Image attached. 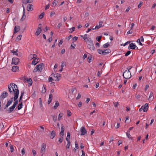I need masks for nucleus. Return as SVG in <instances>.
Listing matches in <instances>:
<instances>
[{"label":"nucleus","mask_w":156,"mask_h":156,"mask_svg":"<svg viewBox=\"0 0 156 156\" xmlns=\"http://www.w3.org/2000/svg\"><path fill=\"white\" fill-rule=\"evenodd\" d=\"M103 22L102 21H100L99 22V25L100 26V27H102L104 26L103 25Z\"/></svg>","instance_id":"obj_47"},{"label":"nucleus","mask_w":156,"mask_h":156,"mask_svg":"<svg viewBox=\"0 0 156 156\" xmlns=\"http://www.w3.org/2000/svg\"><path fill=\"white\" fill-rule=\"evenodd\" d=\"M48 81L49 82H51L52 81L54 80L52 76H51V74L50 75V76L48 78Z\"/></svg>","instance_id":"obj_30"},{"label":"nucleus","mask_w":156,"mask_h":156,"mask_svg":"<svg viewBox=\"0 0 156 156\" xmlns=\"http://www.w3.org/2000/svg\"><path fill=\"white\" fill-rule=\"evenodd\" d=\"M51 116L53 118V121L55 122H56L57 121V116H55V115H51Z\"/></svg>","instance_id":"obj_29"},{"label":"nucleus","mask_w":156,"mask_h":156,"mask_svg":"<svg viewBox=\"0 0 156 156\" xmlns=\"http://www.w3.org/2000/svg\"><path fill=\"white\" fill-rule=\"evenodd\" d=\"M81 95L80 93H78V96L76 98V99H78L79 98H80L81 97Z\"/></svg>","instance_id":"obj_53"},{"label":"nucleus","mask_w":156,"mask_h":156,"mask_svg":"<svg viewBox=\"0 0 156 156\" xmlns=\"http://www.w3.org/2000/svg\"><path fill=\"white\" fill-rule=\"evenodd\" d=\"M33 54H30L29 56V58L30 59L33 58H34L33 57Z\"/></svg>","instance_id":"obj_61"},{"label":"nucleus","mask_w":156,"mask_h":156,"mask_svg":"<svg viewBox=\"0 0 156 156\" xmlns=\"http://www.w3.org/2000/svg\"><path fill=\"white\" fill-rule=\"evenodd\" d=\"M67 137L68 138L69 140V138H70V134L69 132H68L67 133Z\"/></svg>","instance_id":"obj_59"},{"label":"nucleus","mask_w":156,"mask_h":156,"mask_svg":"<svg viewBox=\"0 0 156 156\" xmlns=\"http://www.w3.org/2000/svg\"><path fill=\"white\" fill-rule=\"evenodd\" d=\"M58 2L56 0H54V1L53 2V5H55V6L57 4V3Z\"/></svg>","instance_id":"obj_48"},{"label":"nucleus","mask_w":156,"mask_h":156,"mask_svg":"<svg viewBox=\"0 0 156 156\" xmlns=\"http://www.w3.org/2000/svg\"><path fill=\"white\" fill-rule=\"evenodd\" d=\"M55 12H52L50 13V16L52 17L54 15H55Z\"/></svg>","instance_id":"obj_55"},{"label":"nucleus","mask_w":156,"mask_h":156,"mask_svg":"<svg viewBox=\"0 0 156 156\" xmlns=\"http://www.w3.org/2000/svg\"><path fill=\"white\" fill-rule=\"evenodd\" d=\"M22 37V35H21V34L18 36L16 37V40L19 41L20 40H21V39Z\"/></svg>","instance_id":"obj_32"},{"label":"nucleus","mask_w":156,"mask_h":156,"mask_svg":"<svg viewBox=\"0 0 156 156\" xmlns=\"http://www.w3.org/2000/svg\"><path fill=\"white\" fill-rule=\"evenodd\" d=\"M20 27L19 26H15L14 27V34H16L20 30Z\"/></svg>","instance_id":"obj_16"},{"label":"nucleus","mask_w":156,"mask_h":156,"mask_svg":"<svg viewBox=\"0 0 156 156\" xmlns=\"http://www.w3.org/2000/svg\"><path fill=\"white\" fill-rule=\"evenodd\" d=\"M10 150L11 152L13 151L14 148L13 146L12 145H10Z\"/></svg>","instance_id":"obj_38"},{"label":"nucleus","mask_w":156,"mask_h":156,"mask_svg":"<svg viewBox=\"0 0 156 156\" xmlns=\"http://www.w3.org/2000/svg\"><path fill=\"white\" fill-rule=\"evenodd\" d=\"M12 62L13 64L16 65L18 64L20 62L19 59L16 58H13L12 59Z\"/></svg>","instance_id":"obj_10"},{"label":"nucleus","mask_w":156,"mask_h":156,"mask_svg":"<svg viewBox=\"0 0 156 156\" xmlns=\"http://www.w3.org/2000/svg\"><path fill=\"white\" fill-rule=\"evenodd\" d=\"M98 51L100 54L105 55L110 53L111 52V50L109 49L105 50L98 49Z\"/></svg>","instance_id":"obj_3"},{"label":"nucleus","mask_w":156,"mask_h":156,"mask_svg":"<svg viewBox=\"0 0 156 156\" xmlns=\"http://www.w3.org/2000/svg\"><path fill=\"white\" fill-rule=\"evenodd\" d=\"M101 28V27L99 25H97L94 29H92L93 30H94V29L97 30L99 28Z\"/></svg>","instance_id":"obj_46"},{"label":"nucleus","mask_w":156,"mask_h":156,"mask_svg":"<svg viewBox=\"0 0 156 156\" xmlns=\"http://www.w3.org/2000/svg\"><path fill=\"white\" fill-rule=\"evenodd\" d=\"M46 147V145L45 144L43 143L42 144L41 148V152L42 154H44L45 152Z\"/></svg>","instance_id":"obj_8"},{"label":"nucleus","mask_w":156,"mask_h":156,"mask_svg":"<svg viewBox=\"0 0 156 156\" xmlns=\"http://www.w3.org/2000/svg\"><path fill=\"white\" fill-rule=\"evenodd\" d=\"M67 113L68 116H70L72 115V113L69 110H68L67 111Z\"/></svg>","instance_id":"obj_41"},{"label":"nucleus","mask_w":156,"mask_h":156,"mask_svg":"<svg viewBox=\"0 0 156 156\" xmlns=\"http://www.w3.org/2000/svg\"><path fill=\"white\" fill-rule=\"evenodd\" d=\"M101 73H100L99 71H98V74H97L98 76L100 77L101 75Z\"/></svg>","instance_id":"obj_58"},{"label":"nucleus","mask_w":156,"mask_h":156,"mask_svg":"<svg viewBox=\"0 0 156 156\" xmlns=\"http://www.w3.org/2000/svg\"><path fill=\"white\" fill-rule=\"evenodd\" d=\"M109 45V44L108 43H107L105 44H104L103 45V47L104 48H108Z\"/></svg>","instance_id":"obj_33"},{"label":"nucleus","mask_w":156,"mask_h":156,"mask_svg":"<svg viewBox=\"0 0 156 156\" xmlns=\"http://www.w3.org/2000/svg\"><path fill=\"white\" fill-rule=\"evenodd\" d=\"M136 46L133 43H131L129 44V47L131 49H134L136 48Z\"/></svg>","instance_id":"obj_22"},{"label":"nucleus","mask_w":156,"mask_h":156,"mask_svg":"<svg viewBox=\"0 0 156 156\" xmlns=\"http://www.w3.org/2000/svg\"><path fill=\"white\" fill-rule=\"evenodd\" d=\"M75 28L74 27H73L72 28L70 29V31L69 32L71 33H72L75 30Z\"/></svg>","instance_id":"obj_35"},{"label":"nucleus","mask_w":156,"mask_h":156,"mask_svg":"<svg viewBox=\"0 0 156 156\" xmlns=\"http://www.w3.org/2000/svg\"><path fill=\"white\" fill-rule=\"evenodd\" d=\"M149 87V85H146L145 86V90H146Z\"/></svg>","instance_id":"obj_60"},{"label":"nucleus","mask_w":156,"mask_h":156,"mask_svg":"<svg viewBox=\"0 0 156 156\" xmlns=\"http://www.w3.org/2000/svg\"><path fill=\"white\" fill-rule=\"evenodd\" d=\"M148 108V105L147 103L145 104L144 106H142L139 109V111L140 112L143 110L144 112H147Z\"/></svg>","instance_id":"obj_7"},{"label":"nucleus","mask_w":156,"mask_h":156,"mask_svg":"<svg viewBox=\"0 0 156 156\" xmlns=\"http://www.w3.org/2000/svg\"><path fill=\"white\" fill-rule=\"evenodd\" d=\"M126 133L127 137L129 138V136H130V135L129 134V132H127Z\"/></svg>","instance_id":"obj_57"},{"label":"nucleus","mask_w":156,"mask_h":156,"mask_svg":"<svg viewBox=\"0 0 156 156\" xmlns=\"http://www.w3.org/2000/svg\"><path fill=\"white\" fill-rule=\"evenodd\" d=\"M51 76H52L55 81H59L60 79L59 78L60 77V74L56 73H53L51 74Z\"/></svg>","instance_id":"obj_6"},{"label":"nucleus","mask_w":156,"mask_h":156,"mask_svg":"<svg viewBox=\"0 0 156 156\" xmlns=\"http://www.w3.org/2000/svg\"><path fill=\"white\" fill-rule=\"evenodd\" d=\"M64 128L63 126H62L61 129V132L60 133V135H62V136L64 135Z\"/></svg>","instance_id":"obj_20"},{"label":"nucleus","mask_w":156,"mask_h":156,"mask_svg":"<svg viewBox=\"0 0 156 156\" xmlns=\"http://www.w3.org/2000/svg\"><path fill=\"white\" fill-rule=\"evenodd\" d=\"M28 83V84H30V85H31L32 83V80L31 79H29L27 80Z\"/></svg>","instance_id":"obj_34"},{"label":"nucleus","mask_w":156,"mask_h":156,"mask_svg":"<svg viewBox=\"0 0 156 156\" xmlns=\"http://www.w3.org/2000/svg\"><path fill=\"white\" fill-rule=\"evenodd\" d=\"M32 2V0H23V2L25 3H31Z\"/></svg>","instance_id":"obj_28"},{"label":"nucleus","mask_w":156,"mask_h":156,"mask_svg":"<svg viewBox=\"0 0 156 156\" xmlns=\"http://www.w3.org/2000/svg\"><path fill=\"white\" fill-rule=\"evenodd\" d=\"M81 135H85L87 133V131L84 126H82L80 129Z\"/></svg>","instance_id":"obj_12"},{"label":"nucleus","mask_w":156,"mask_h":156,"mask_svg":"<svg viewBox=\"0 0 156 156\" xmlns=\"http://www.w3.org/2000/svg\"><path fill=\"white\" fill-rule=\"evenodd\" d=\"M55 132L53 131H52L50 134V137H51V138L52 139L55 137Z\"/></svg>","instance_id":"obj_24"},{"label":"nucleus","mask_w":156,"mask_h":156,"mask_svg":"<svg viewBox=\"0 0 156 156\" xmlns=\"http://www.w3.org/2000/svg\"><path fill=\"white\" fill-rule=\"evenodd\" d=\"M63 43V40L62 39H61L58 44V45L59 46H60V45H62Z\"/></svg>","instance_id":"obj_50"},{"label":"nucleus","mask_w":156,"mask_h":156,"mask_svg":"<svg viewBox=\"0 0 156 156\" xmlns=\"http://www.w3.org/2000/svg\"><path fill=\"white\" fill-rule=\"evenodd\" d=\"M38 60L39 59L37 58H34L32 62V64L34 65H36L39 62Z\"/></svg>","instance_id":"obj_17"},{"label":"nucleus","mask_w":156,"mask_h":156,"mask_svg":"<svg viewBox=\"0 0 156 156\" xmlns=\"http://www.w3.org/2000/svg\"><path fill=\"white\" fill-rule=\"evenodd\" d=\"M37 67H38L39 69V71L41 72L43 69V67L44 66V64L42 63H41L40 64L37 65Z\"/></svg>","instance_id":"obj_18"},{"label":"nucleus","mask_w":156,"mask_h":156,"mask_svg":"<svg viewBox=\"0 0 156 156\" xmlns=\"http://www.w3.org/2000/svg\"><path fill=\"white\" fill-rule=\"evenodd\" d=\"M92 57L91 56H88V62H89V63H90L91 62V60H92Z\"/></svg>","instance_id":"obj_39"},{"label":"nucleus","mask_w":156,"mask_h":156,"mask_svg":"<svg viewBox=\"0 0 156 156\" xmlns=\"http://www.w3.org/2000/svg\"><path fill=\"white\" fill-rule=\"evenodd\" d=\"M23 106V104L22 102L20 104H19L18 106V109L19 110L21 109Z\"/></svg>","instance_id":"obj_31"},{"label":"nucleus","mask_w":156,"mask_h":156,"mask_svg":"<svg viewBox=\"0 0 156 156\" xmlns=\"http://www.w3.org/2000/svg\"><path fill=\"white\" fill-rule=\"evenodd\" d=\"M33 7L32 5L29 4L27 7V10L29 11H32L33 9Z\"/></svg>","instance_id":"obj_21"},{"label":"nucleus","mask_w":156,"mask_h":156,"mask_svg":"<svg viewBox=\"0 0 156 156\" xmlns=\"http://www.w3.org/2000/svg\"><path fill=\"white\" fill-rule=\"evenodd\" d=\"M86 43L87 44V47L91 50L94 51L95 48L94 46L93 41L90 39H88Z\"/></svg>","instance_id":"obj_2"},{"label":"nucleus","mask_w":156,"mask_h":156,"mask_svg":"<svg viewBox=\"0 0 156 156\" xmlns=\"http://www.w3.org/2000/svg\"><path fill=\"white\" fill-rule=\"evenodd\" d=\"M38 70H39V69H38V67H37V66L34 69L33 72L34 73H35Z\"/></svg>","instance_id":"obj_36"},{"label":"nucleus","mask_w":156,"mask_h":156,"mask_svg":"<svg viewBox=\"0 0 156 156\" xmlns=\"http://www.w3.org/2000/svg\"><path fill=\"white\" fill-rule=\"evenodd\" d=\"M66 140L67 142V144L66 146V148H69V147L70 144V141L68 138H66Z\"/></svg>","instance_id":"obj_23"},{"label":"nucleus","mask_w":156,"mask_h":156,"mask_svg":"<svg viewBox=\"0 0 156 156\" xmlns=\"http://www.w3.org/2000/svg\"><path fill=\"white\" fill-rule=\"evenodd\" d=\"M82 102L81 101H80L78 104V106L79 107H80L82 106Z\"/></svg>","instance_id":"obj_56"},{"label":"nucleus","mask_w":156,"mask_h":156,"mask_svg":"<svg viewBox=\"0 0 156 156\" xmlns=\"http://www.w3.org/2000/svg\"><path fill=\"white\" fill-rule=\"evenodd\" d=\"M81 37L82 38H83V39L85 41H86L87 39L88 40L87 38V34H84V36L81 35Z\"/></svg>","instance_id":"obj_27"},{"label":"nucleus","mask_w":156,"mask_h":156,"mask_svg":"<svg viewBox=\"0 0 156 156\" xmlns=\"http://www.w3.org/2000/svg\"><path fill=\"white\" fill-rule=\"evenodd\" d=\"M25 150L24 148H23L21 150V153L22 154V155H24L25 154Z\"/></svg>","instance_id":"obj_42"},{"label":"nucleus","mask_w":156,"mask_h":156,"mask_svg":"<svg viewBox=\"0 0 156 156\" xmlns=\"http://www.w3.org/2000/svg\"><path fill=\"white\" fill-rule=\"evenodd\" d=\"M19 67L17 66H14L12 67V70L13 72H17L19 70Z\"/></svg>","instance_id":"obj_15"},{"label":"nucleus","mask_w":156,"mask_h":156,"mask_svg":"<svg viewBox=\"0 0 156 156\" xmlns=\"http://www.w3.org/2000/svg\"><path fill=\"white\" fill-rule=\"evenodd\" d=\"M78 39V38L77 37H74L73 38V41H76Z\"/></svg>","instance_id":"obj_52"},{"label":"nucleus","mask_w":156,"mask_h":156,"mask_svg":"<svg viewBox=\"0 0 156 156\" xmlns=\"http://www.w3.org/2000/svg\"><path fill=\"white\" fill-rule=\"evenodd\" d=\"M16 101H15L14 104L12 105V106L10 108H9L8 109L7 111L9 113L12 112L14 110V109L16 107V105L18 104V100H15Z\"/></svg>","instance_id":"obj_5"},{"label":"nucleus","mask_w":156,"mask_h":156,"mask_svg":"<svg viewBox=\"0 0 156 156\" xmlns=\"http://www.w3.org/2000/svg\"><path fill=\"white\" fill-rule=\"evenodd\" d=\"M63 136H62L61 138L60 137L59 138L58 142H59L60 143H61L63 141Z\"/></svg>","instance_id":"obj_44"},{"label":"nucleus","mask_w":156,"mask_h":156,"mask_svg":"<svg viewBox=\"0 0 156 156\" xmlns=\"http://www.w3.org/2000/svg\"><path fill=\"white\" fill-rule=\"evenodd\" d=\"M87 55L85 53L83 56V59H85L86 58H87Z\"/></svg>","instance_id":"obj_62"},{"label":"nucleus","mask_w":156,"mask_h":156,"mask_svg":"<svg viewBox=\"0 0 156 156\" xmlns=\"http://www.w3.org/2000/svg\"><path fill=\"white\" fill-rule=\"evenodd\" d=\"M63 115V114L62 113H60L58 116V120H60L61 119Z\"/></svg>","instance_id":"obj_26"},{"label":"nucleus","mask_w":156,"mask_h":156,"mask_svg":"<svg viewBox=\"0 0 156 156\" xmlns=\"http://www.w3.org/2000/svg\"><path fill=\"white\" fill-rule=\"evenodd\" d=\"M153 98L154 96L153 93L152 92H151L149 96L148 100L151 101L153 100Z\"/></svg>","instance_id":"obj_13"},{"label":"nucleus","mask_w":156,"mask_h":156,"mask_svg":"<svg viewBox=\"0 0 156 156\" xmlns=\"http://www.w3.org/2000/svg\"><path fill=\"white\" fill-rule=\"evenodd\" d=\"M26 18V15L25 14H23V16L21 19L22 21H23Z\"/></svg>","instance_id":"obj_43"},{"label":"nucleus","mask_w":156,"mask_h":156,"mask_svg":"<svg viewBox=\"0 0 156 156\" xmlns=\"http://www.w3.org/2000/svg\"><path fill=\"white\" fill-rule=\"evenodd\" d=\"M8 95V94L7 92L4 91L2 93L1 96H0V98H1V99H4Z\"/></svg>","instance_id":"obj_11"},{"label":"nucleus","mask_w":156,"mask_h":156,"mask_svg":"<svg viewBox=\"0 0 156 156\" xmlns=\"http://www.w3.org/2000/svg\"><path fill=\"white\" fill-rule=\"evenodd\" d=\"M13 98H11L8 101L7 103L5 105V108H7L11 104H12L13 101Z\"/></svg>","instance_id":"obj_14"},{"label":"nucleus","mask_w":156,"mask_h":156,"mask_svg":"<svg viewBox=\"0 0 156 156\" xmlns=\"http://www.w3.org/2000/svg\"><path fill=\"white\" fill-rule=\"evenodd\" d=\"M76 46V44H74V43H72L71 45V47L73 49H74Z\"/></svg>","instance_id":"obj_45"},{"label":"nucleus","mask_w":156,"mask_h":156,"mask_svg":"<svg viewBox=\"0 0 156 156\" xmlns=\"http://www.w3.org/2000/svg\"><path fill=\"white\" fill-rule=\"evenodd\" d=\"M44 13L43 12L39 15V17L40 19H42L44 16Z\"/></svg>","instance_id":"obj_40"},{"label":"nucleus","mask_w":156,"mask_h":156,"mask_svg":"<svg viewBox=\"0 0 156 156\" xmlns=\"http://www.w3.org/2000/svg\"><path fill=\"white\" fill-rule=\"evenodd\" d=\"M42 30L41 24H40L39 25L38 28L35 34L37 36H38L40 34Z\"/></svg>","instance_id":"obj_9"},{"label":"nucleus","mask_w":156,"mask_h":156,"mask_svg":"<svg viewBox=\"0 0 156 156\" xmlns=\"http://www.w3.org/2000/svg\"><path fill=\"white\" fill-rule=\"evenodd\" d=\"M59 105V103L58 101H56L55 104V105L54 106V108L55 109H56L58 106Z\"/></svg>","instance_id":"obj_25"},{"label":"nucleus","mask_w":156,"mask_h":156,"mask_svg":"<svg viewBox=\"0 0 156 156\" xmlns=\"http://www.w3.org/2000/svg\"><path fill=\"white\" fill-rule=\"evenodd\" d=\"M101 36H98L96 38L97 40L98 41H100L101 38Z\"/></svg>","instance_id":"obj_51"},{"label":"nucleus","mask_w":156,"mask_h":156,"mask_svg":"<svg viewBox=\"0 0 156 156\" xmlns=\"http://www.w3.org/2000/svg\"><path fill=\"white\" fill-rule=\"evenodd\" d=\"M52 37H50L48 39V41L49 42H51L52 41Z\"/></svg>","instance_id":"obj_54"},{"label":"nucleus","mask_w":156,"mask_h":156,"mask_svg":"<svg viewBox=\"0 0 156 156\" xmlns=\"http://www.w3.org/2000/svg\"><path fill=\"white\" fill-rule=\"evenodd\" d=\"M52 98H53V95L52 94H50L49 96V98H48V104H49L51 102L52 99Z\"/></svg>","instance_id":"obj_19"},{"label":"nucleus","mask_w":156,"mask_h":156,"mask_svg":"<svg viewBox=\"0 0 156 156\" xmlns=\"http://www.w3.org/2000/svg\"><path fill=\"white\" fill-rule=\"evenodd\" d=\"M8 87L9 91L10 93H14V100L15 101L17 99L19 94V90L17 86L13 83H11L8 86Z\"/></svg>","instance_id":"obj_1"},{"label":"nucleus","mask_w":156,"mask_h":156,"mask_svg":"<svg viewBox=\"0 0 156 156\" xmlns=\"http://www.w3.org/2000/svg\"><path fill=\"white\" fill-rule=\"evenodd\" d=\"M123 76L126 79H129L131 77V73L129 70H125L123 73Z\"/></svg>","instance_id":"obj_4"},{"label":"nucleus","mask_w":156,"mask_h":156,"mask_svg":"<svg viewBox=\"0 0 156 156\" xmlns=\"http://www.w3.org/2000/svg\"><path fill=\"white\" fill-rule=\"evenodd\" d=\"M82 154L81 156H85V152L83 150H82Z\"/></svg>","instance_id":"obj_64"},{"label":"nucleus","mask_w":156,"mask_h":156,"mask_svg":"<svg viewBox=\"0 0 156 156\" xmlns=\"http://www.w3.org/2000/svg\"><path fill=\"white\" fill-rule=\"evenodd\" d=\"M32 152L33 153V156H36V151L34 149H32Z\"/></svg>","instance_id":"obj_37"},{"label":"nucleus","mask_w":156,"mask_h":156,"mask_svg":"<svg viewBox=\"0 0 156 156\" xmlns=\"http://www.w3.org/2000/svg\"><path fill=\"white\" fill-rule=\"evenodd\" d=\"M72 37V36L71 35H70L67 38V39L68 40H69Z\"/></svg>","instance_id":"obj_63"},{"label":"nucleus","mask_w":156,"mask_h":156,"mask_svg":"<svg viewBox=\"0 0 156 156\" xmlns=\"http://www.w3.org/2000/svg\"><path fill=\"white\" fill-rule=\"evenodd\" d=\"M130 53H131V51H128L125 54V55L126 56H128L130 54Z\"/></svg>","instance_id":"obj_49"}]
</instances>
